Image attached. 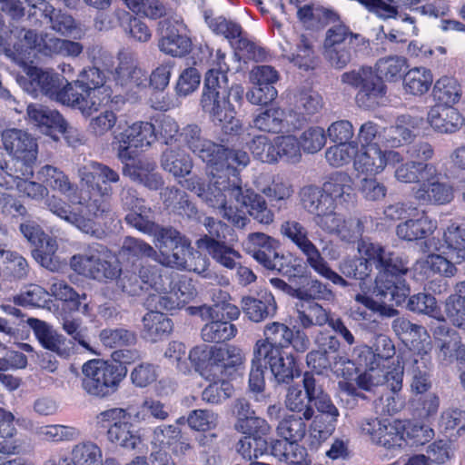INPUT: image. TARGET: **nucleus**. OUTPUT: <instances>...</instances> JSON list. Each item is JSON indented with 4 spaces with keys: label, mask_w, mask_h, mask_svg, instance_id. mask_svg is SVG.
Instances as JSON below:
<instances>
[{
    "label": "nucleus",
    "mask_w": 465,
    "mask_h": 465,
    "mask_svg": "<svg viewBox=\"0 0 465 465\" xmlns=\"http://www.w3.org/2000/svg\"><path fill=\"white\" fill-rule=\"evenodd\" d=\"M132 413L126 408H113L100 412L96 422L102 428L108 427L110 442L129 450H139L143 445L141 430L130 422Z\"/></svg>",
    "instance_id": "14"
},
{
    "label": "nucleus",
    "mask_w": 465,
    "mask_h": 465,
    "mask_svg": "<svg viewBox=\"0 0 465 465\" xmlns=\"http://www.w3.org/2000/svg\"><path fill=\"white\" fill-rule=\"evenodd\" d=\"M422 124L421 117L409 114L399 116L395 124L387 129L386 145L393 148L410 142L414 137L413 132L419 130Z\"/></svg>",
    "instance_id": "45"
},
{
    "label": "nucleus",
    "mask_w": 465,
    "mask_h": 465,
    "mask_svg": "<svg viewBox=\"0 0 465 465\" xmlns=\"http://www.w3.org/2000/svg\"><path fill=\"white\" fill-rule=\"evenodd\" d=\"M161 39L160 50L172 56H183L191 50L192 41L189 29L182 16L174 15L159 23Z\"/></svg>",
    "instance_id": "23"
},
{
    "label": "nucleus",
    "mask_w": 465,
    "mask_h": 465,
    "mask_svg": "<svg viewBox=\"0 0 465 465\" xmlns=\"http://www.w3.org/2000/svg\"><path fill=\"white\" fill-rule=\"evenodd\" d=\"M177 144L187 145L206 164L215 163L223 153V145L203 139L201 135V129L196 124H188L183 128L179 134Z\"/></svg>",
    "instance_id": "33"
},
{
    "label": "nucleus",
    "mask_w": 465,
    "mask_h": 465,
    "mask_svg": "<svg viewBox=\"0 0 465 465\" xmlns=\"http://www.w3.org/2000/svg\"><path fill=\"white\" fill-rule=\"evenodd\" d=\"M358 37L344 25H335L326 31L322 54L331 66L342 69L351 62L352 45Z\"/></svg>",
    "instance_id": "21"
},
{
    "label": "nucleus",
    "mask_w": 465,
    "mask_h": 465,
    "mask_svg": "<svg viewBox=\"0 0 465 465\" xmlns=\"http://www.w3.org/2000/svg\"><path fill=\"white\" fill-rule=\"evenodd\" d=\"M27 323L33 329L35 337L44 348L64 358L73 353L74 350V343L45 322L29 318Z\"/></svg>",
    "instance_id": "36"
},
{
    "label": "nucleus",
    "mask_w": 465,
    "mask_h": 465,
    "mask_svg": "<svg viewBox=\"0 0 465 465\" xmlns=\"http://www.w3.org/2000/svg\"><path fill=\"white\" fill-rule=\"evenodd\" d=\"M156 140L155 127L145 121L135 122L114 134L113 148L121 163L134 158L136 149L150 147Z\"/></svg>",
    "instance_id": "19"
},
{
    "label": "nucleus",
    "mask_w": 465,
    "mask_h": 465,
    "mask_svg": "<svg viewBox=\"0 0 465 465\" xmlns=\"http://www.w3.org/2000/svg\"><path fill=\"white\" fill-rule=\"evenodd\" d=\"M214 347L199 345L193 347L188 354V362L204 380L215 378L213 366Z\"/></svg>",
    "instance_id": "57"
},
{
    "label": "nucleus",
    "mask_w": 465,
    "mask_h": 465,
    "mask_svg": "<svg viewBox=\"0 0 465 465\" xmlns=\"http://www.w3.org/2000/svg\"><path fill=\"white\" fill-rule=\"evenodd\" d=\"M44 465H103L101 448L91 440L75 444L71 451V459L51 457Z\"/></svg>",
    "instance_id": "40"
},
{
    "label": "nucleus",
    "mask_w": 465,
    "mask_h": 465,
    "mask_svg": "<svg viewBox=\"0 0 465 465\" xmlns=\"http://www.w3.org/2000/svg\"><path fill=\"white\" fill-rule=\"evenodd\" d=\"M426 252H439L460 264L465 260V225L451 223L443 232V239L425 241Z\"/></svg>",
    "instance_id": "30"
},
{
    "label": "nucleus",
    "mask_w": 465,
    "mask_h": 465,
    "mask_svg": "<svg viewBox=\"0 0 465 465\" xmlns=\"http://www.w3.org/2000/svg\"><path fill=\"white\" fill-rule=\"evenodd\" d=\"M394 354L395 346L392 341L383 334L376 336L371 346L359 345L353 349L356 361H371L388 369L397 366Z\"/></svg>",
    "instance_id": "35"
},
{
    "label": "nucleus",
    "mask_w": 465,
    "mask_h": 465,
    "mask_svg": "<svg viewBox=\"0 0 465 465\" xmlns=\"http://www.w3.org/2000/svg\"><path fill=\"white\" fill-rule=\"evenodd\" d=\"M82 387L89 395L104 398L118 389L126 371L101 360H90L82 367Z\"/></svg>",
    "instance_id": "15"
},
{
    "label": "nucleus",
    "mask_w": 465,
    "mask_h": 465,
    "mask_svg": "<svg viewBox=\"0 0 465 465\" xmlns=\"http://www.w3.org/2000/svg\"><path fill=\"white\" fill-rule=\"evenodd\" d=\"M432 95L436 104L453 106L460 99L461 88L454 77L442 76L435 82Z\"/></svg>",
    "instance_id": "59"
},
{
    "label": "nucleus",
    "mask_w": 465,
    "mask_h": 465,
    "mask_svg": "<svg viewBox=\"0 0 465 465\" xmlns=\"http://www.w3.org/2000/svg\"><path fill=\"white\" fill-rule=\"evenodd\" d=\"M127 409L132 413V420L137 423H150L153 420L163 421L170 415L169 407L153 397H146L135 408L130 406Z\"/></svg>",
    "instance_id": "48"
},
{
    "label": "nucleus",
    "mask_w": 465,
    "mask_h": 465,
    "mask_svg": "<svg viewBox=\"0 0 465 465\" xmlns=\"http://www.w3.org/2000/svg\"><path fill=\"white\" fill-rule=\"evenodd\" d=\"M123 173L132 181L150 190H158L163 185L162 175L156 172V164L148 158L138 159L133 163H124Z\"/></svg>",
    "instance_id": "41"
},
{
    "label": "nucleus",
    "mask_w": 465,
    "mask_h": 465,
    "mask_svg": "<svg viewBox=\"0 0 465 465\" xmlns=\"http://www.w3.org/2000/svg\"><path fill=\"white\" fill-rule=\"evenodd\" d=\"M315 224L325 232L335 234L341 241L355 242L363 233V224L361 219L350 217L346 219L337 211L316 215Z\"/></svg>",
    "instance_id": "28"
},
{
    "label": "nucleus",
    "mask_w": 465,
    "mask_h": 465,
    "mask_svg": "<svg viewBox=\"0 0 465 465\" xmlns=\"http://www.w3.org/2000/svg\"><path fill=\"white\" fill-rule=\"evenodd\" d=\"M255 187L271 202H283L293 193L292 183L281 176L260 174L254 181Z\"/></svg>",
    "instance_id": "46"
},
{
    "label": "nucleus",
    "mask_w": 465,
    "mask_h": 465,
    "mask_svg": "<svg viewBox=\"0 0 465 465\" xmlns=\"http://www.w3.org/2000/svg\"><path fill=\"white\" fill-rule=\"evenodd\" d=\"M70 106L78 109L83 115L91 116L111 101L112 90L105 85L104 73L97 67L84 69L77 80L67 81Z\"/></svg>",
    "instance_id": "9"
},
{
    "label": "nucleus",
    "mask_w": 465,
    "mask_h": 465,
    "mask_svg": "<svg viewBox=\"0 0 465 465\" xmlns=\"http://www.w3.org/2000/svg\"><path fill=\"white\" fill-rule=\"evenodd\" d=\"M437 227V221L425 211H416L415 214L397 225L396 234L401 240L412 242L432 234Z\"/></svg>",
    "instance_id": "38"
},
{
    "label": "nucleus",
    "mask_w": 465,
    "mask_h": 465,
    "mask_svg": "<svg viewBox=\"0 0 465 465\" xmlns=\"http://www.w3.org/2000/svg\"><path fill=\"white\" fill-rule=\"evenodd\" d=\"M407 68V60L399 55H391L381 58L376 63L379 75L371 68L362 66L345 72L341 75L342 84L359 88L356 94V103L360 107L371 109L380 104L386 94L384 78L390 82L400 80Z\"/></svg>",
    "instance_id": "5"
},
{
    "label": "nucleus",
    "mask_w": 465,
    "mask_h": 465,
    "mask_svg": "<svg viewBox=\"0 0 465 465\" xmlns=\"http://www.w3.org/2000/svg\"><path fill=\"white\" fill-rule=\"evenodd\" d=\"M159 250L155 262L163 266L183 270L190 257L192 246L190 241L177 230L167 227L154 242Z\"/></svg>",
    "instance_id": "20"
},
{
    "label": "nucleus",
    "mask_w": 465,
    "mask_h": 465,
    "mask_svg": "<svg viewBox=\"0 0 465 465\" xmlns=\"http://www.w3.org/2000/svg\"><path fill=\"white\" fill-rule=\"evenodd\" d=\"M311 402L300 385L295 384L289 387L284 403L290 411L302 413V417L305 420H310L314 416V410L311 406Z\"/></svg>",
    "instance_id": "63"
},
{
    "label": "nucleus",
    "mask_w": 465,
    "mask_h": 465,
    "mask_svg": "<svg viewBox=\"0 0 465 465\" xmlns=\"http://www.w3.org/2000/svg\"><path fill=\"white\" fill-rule=\"evenodd\" d=\"M118 61L114 73L115 82L138 95V93L148 85L146 73L137 66L136 57L130 51H121L118 54Z\"/></svg>",
    "instance_id": "31"
},
{
    "label": "nucleus",
    "mask_w": 465,
    "mask_h": 465,
    "mask_svg": "<svg viewBox=\"0 0 465 465\" xmlns=\"http://www.w3.org/2000/svg\"><path fill=\"white\" fill-rule=\"evenodd\" d=\"M332 373L342 378L338 382L339 389L341 392L350 396H360L352 379L357 372L355 362L345 356H336L333 362L331 364Z\"/></svg>",
    "instance_id": "56"
},
{
    "label": "nucleus",
    "mask_w": 465,
    "mask_h": 465,
    "mask_svg": "<svg viewBox=\"0 0 465 465\" xmlns=\"http://www.w3.org/2000/svg\"><path fill=\"white\" fill-rule=\"evenodd\" d=\"M437 359L441 364H450L457 359L460 364L465 367V346L461 344L456 332H453L451 337L437 342Z\"/></svg>",
    "instance_id": "60"
},
{
    "label": "nucleus",
    "mask_w": 465,
    "mask_h": 465,
    "mask_svg": "<svg viewBox=\"0 0 465 465\" xmlns=\"http://www.w3.org/2000/svg\"><path fill=\"white\" fill-rule=\"evenodd\" d=\"M4 163L5 165H3L0 161V186L5 187L6 189L15 187L21 196L35 202L46 198V203L49 198L54 196H49V191L44 186L42 182L40 183L28 179L32 177L33 174H24L22 171H19L20 168L13 170L10 163H6L5 162ZM45 205L47 204L45 203ZM46 207L48 208V206Z\"/></svg>",
    "instance_id": "26"
},
{
    "label": "nucleus",
    "mask_w": 465,
    "mask_h": 465,
    "mask_svg": "<svg viewBox=\"0 0 465 465\" xmlns=\"http://www.w3.org/2000/svg\"><path fill=\"white\" fill-rule=\"evenodd\" d=\"M81 189L79 197L72 198L77 203V212L69 211L60 197L53 196L46 202L48 210L64 222L86 234L95 232L94 220L110 212L113 183L120 181L118 172L104 163L86 161L77 169Z\"/></svg>",
    "instance_id": "3"
},
{
    "label": "nucleus",
    "mask_w": 465,
    "mask_h": 465,
    "mask_svg": "<svg viewBox=\"0 0 465 465\" xmlns=\"http://www.w3.org/2000/svg\"><path fill=\"white\" fill-rule=\"evenodd\" d=\"M358 252L361 258L345 259L339 269L347 277L364 280L371 272V264H374L379 273L373 293L379 300L365 292L356 294L354 300L357 304L351 306V317L354 321H366L370 320L372 312L385 317L395 316L397 310L393 306L401 305L410 294V287L402 278L409 271L407 258L369 240L359 242Z\"/></svg>",
    "instance_id": "1"
},
{
    "label": "nucleus",
    "mask_w": 465,
    "mask_h": 465,
    "mask_svg": "<svg viewBox=\"0 0 465 465\" xmlns=\"http://www.w3.org/2000/svg\"><path fill=\"white\" fill-rule=\"evenodd\" d=\"M209 70L204 79L201 98L203 110L225 134H238L242 130L241 121L236 118L233 105L229 101L227 72L229 65L225 53L217 49L210 54Z\"/></svg>",
    "instance_id": "4"
},
{
    "label": "nucleus",
    "mask_w": 465,
    "mask_h": 465,
    "mask_svg": "<svg viewBox=\"0 0 465 465\" xmlns=\"http://www.w3.org/2000/svg\"><path fill=\"white\" fill-rule=\"evenodd\" d=\"M403 155L394 150L381 149V147H358L353 161V168L357 175L376 176L381 173L387 165H401Z\"/></svg>",
    "instance_id": "22"
},
{
    "label": "nucleus",
    "mask_w": 465,
    "mask_h": 465,
    "mask_svg": "<svg viewBox=\"0 0 465 465\" xmlns=\"http://www.w3.org/2000/svg\"><path fill=\"white\" fill-rule=\"evenodd\" d=\"M61 38L48 33H40L32 29H15L4 44V51L9 58L17 64L24 63L31 51L45 56L58 55Z\"/></svg>",
    "instance_id": "12"
},
{
    "label": "nucleus",
    "mask_w": 465,
    "mask_h": 465,
    "mask_svg": "<svg viewBox=\"0 0 465 465\" xmlns=\"http://www.w3.org/2000/svg\"><path fill=\"white\" fill-rule=\"evenodd\" d=\"M263 339L258 340L253 347L255 351L271 349L283 351L292 347L298 353L305 352L311 345L308 335L300 329H291L284 323L273 322L265 325Z\"/></svg>",
    "instance_id": "18"
},
{
    "label": "nucleus",
    "mask_w": 465,
    "mask_h": 465,
    "mask_svg": "<svg viewBox=\"0 0 465 465\" xmlns=\"http://www.w3.org/2000/svg\"><path fill=\"white\" fill-rule=\"evenodd\" d=\"M151 309L143 318L142 336L148 341L156 342L172 331L173 323L159 310Z\"/></svg>",
    "instance_id": "52"
},
{
    "label": "nucleus",
    "mask_w": 465,
    "mask_h": 465,
    "mask_svg": "<svg viewBox=\"0 0 465 465\" xmlns=\"http://www.w3.org/2000/svg\"><path fill=\"white\" fill-rule=\"evenodd\" d=\"M441 172L432 163L408 161L397 166L394 178L399 183H418L413 198L421 204L443 205L454 198L453 186L441 180Z\"/></svg>",
    "instance_id": "6"
},
{
    "label": "nucleus",
    "mask_w": 465,
    "mask_h": 465,
    "mask_svg": "<svg viewBox=\"0 0 465 465\" xmlns=\"http://www.w3.org/2000/svg\"><path fill=\"white\" fill-rule=\"evenodd\" d=\"M277 162L283 161L288 163H297L302 158L299 140L292 134L274 137Z\"/></svg>",
    "instance_id": "64"
},
{
    "label": "nucleus",
    "mask_w": 465,
    "mask_h": 465,
    "mask_svg": "<svg viewBox=\"0 0 465 465\" xmlns=\"http://www.w3.org/2000/svg\"><path fill=\"white\" fill-rule=\"evenodd\" d=\"M20 231L26 240L38 248L33 256L45 268L50 271L58 269V261L54 256L57 250L56 241L45 235L42 228L34 221L20 224Z\"/></svg>",
    "instance_id": "27"
},
{
    "label": "nucleus",
    "mask_w": 465,
    "mask_h": 465,
    "mask_svg": "<svg viewBox=\"0 0 465 465\" xmlns=\"http://www.w3.org/2000/svg\"><path fill=\"white\" fill-rule=\"evenodd\" d=\"M433 83V74L426 67H414L407 72L403 79L406 93L420 96L426 94Z\"/></svg>",
    "instance_id": "58"
},
{
    "label": "nucleus",
    "mask_w": 465,
    "mask_h": 465,
    "mask_svg": "<svg viewBox=\"0 0 465 465\" xmlns=\"http://www.w3.org/2000/svg\"><path fill=\"white\" fill-rule=\"evenodd\" d=\"M161 167L175 178L188 175L193 167V160L179 144H171L161 155Z\"/></svg>",
    "instance_id": "44"
},
{
    "label": "nucleus",
    "mask_w": 465,
    "mask_h": 465,
    "mask_svg": "<svg viewBox=\"0 0 465 465\" xmlns=\"http://www.w3.org/2000/svg\"><path fill=\"white\" fill-rule=\"evenodd\" d=\"M244 360V353L239 347L234 345L214 347L213 366L215 371L221 375L231 374L232 371H235L243 364Z\"/></svg>",
    "instance_id": "54"
},
{
    "label": "nucleus",
    "mask_w": 465,
    "mask_h": 465,
    "mask_svg": "<svg viewBox=\"0 0 465 465\" xmlns=\"http://www.w3.org/2000/svg\"><path fill=\"white\" fill-rule=\"evenodd\" d=\"M216 371L215 378L207 380L210 384L203 391L202 400L211 404H221L233 394L232 384Z\"/></svg>",
    "instance_id": "61"
},
{
    "label": "nucleus",
    "mask_w": 465,
    "mask_h": 465,
    "mask_svg": "<svg viewBox=\"0 0 465 465\" xmlns=\"http://www.w3.org/2000/svg\"><path fill=\"white\" fill-rule=\"evenodd\" d=\"M252 124L258 130L267 133H280L289 125L285 111L277 106L257 113L253 117Z\"/></svg>",
    "instance_id": "55"
},
{
    "label": "nucleus",
    "mask_w": 465,
    "mask_h": 465,
    "mask_svg": "<svg viewBox=\"0 0 465 465\" xmlns=\"http://www.w3.org/2000/svg\"><path fill=\"white\" fill-rule=\"evenodd\" d=\"M37 174L38 179L44 183V186L46 187L48 191L51 190L53 192L59 193L68 198L69 203L64 202L62 198L60 199L69 206L67 207L69 211H78L76 209L78 204L72 202V198L79 197L77 186L71 182L70 178L64 173V171L54 165L45 164L39 169Z\"/></svg>",
    "instance_id": "34"
},
{
    "label": "nucleus",
    "mask_w": 465,
    "mask_h": 465,
    "mask_svg": "<svg viewBox=\"0 0 465 465\" xmlns=\"http://www.w3.org/2000/svg\"><path fill=\"white\" fill-rule=\"evenodd\" d=\"M213 305L199 307L203 320L210 321L202 329V338L207 342H223L232 339L237 329L227 320H235L240 315L237 306L232 304L228 292L215 290L213 293Z\"/></svg>",
    "instance_id": "10"
},
{
    "label": "nucleus",
    "mask_w": 465,
    "mask_h": 465,
    "mask_svg": "<svg viewBox=\"0 0 465 465\" xmlns=\"http://www.w3.org/2000/svg\"><path fill=\"white\" fill-rule=\"evenodd\" d=\"M282 234L288 238L306 257V262L315 272L333 284L346 287L348 282L328 264L317 246L309 238L306 227L295 220H288L281 225Z\"/></svg>",
    "instance_id": "13"
},
{
    "label": "nucleus",
    "mask_w": 465,
    "mask_h": 465,
    "mask_svg": "<svg viewBox=\"0 0 465 465\" xmlns=\"http://www.w3.org/2000/svg\"><path fill=\"white\" fill-rule=\"evenodd\" d=\"M29 123L36 126L42 133L48 134L51 130L63 127L64 118L56 110L40 104H31L27 106Z\"/></svg>",
    "instance_id": "50"
},
{
    "label": "nucleus",
    "mask_w": 465,
    "mask_h": 465,
    "mask_svg": "<svg viewBox=\"0 0 465 465\" xmlns=\"http://www.w3.org/2000/svg\"><path fill=\"white\" fill-rule=\"evenodd\" d=\"M242 311L254 322H260L276 312V302L271 292H264L258 298L244 297L242 301Z\"/></svg>",
    "instance_id": "49"
},
{
    "label": "nucleus",
    "mask_w": 465,
    "mask_h": 465,
    "mask_svg": "<svg viewBox=\"0 0 465 465\" xmlns=\"http://www.w3.org/2000/svg\"><path fill=\"white\" fill-rule=\"evenodd\" d=\"M427 123L437 133L453 134L461 128L464 119L454 106L435 104L428 111Z\"/></svg>",
    "instance_id": "39"
},
{
    "label": "nucleus",
    "mask_w": 465,
    "mask_h": 465,
    "mask_svg": "<svg viewBox=\"0 0 465 465\" xmlns=\"http://www.w3.org/2000/svg\"><path fill=\"white\" fill-rule=\"evenodd\" d=\"M270 432L260 433L257 429H253L251 433H243L245 436L236 445L238 453L248 460L266 454L269 450V442L266 437Z\"/></svg>",
    "instance_id": "53"
},
{
    "label": "nucleus",
    "mask_w": 465,
    "mask_h": 465,
    "mask_svg": "<svg viewBox=\"0 0 465 465\" xmlns=\"http://www.w3.org/2000/svg\"><path fill=\"white\" fill-rule=\"evenodd\" d=\"M204 224L209 235L198 239L196 242L197 247L207 251L210 256L221 266L228 270L236 269L242 255L238 251L222 241V238L225 236V231L228 230L227 225L211 217L205 219Z\"/></svg>",
    "instance_id": "17"
},
{
    "label": "nucleus",
    "mask_w": 465,
    "mask_h": 465,
    "mask_svg": "<svg viewBox=\"0 0 465 465\" xmlns=\"http://www.w3.org/2000/svg\"><path fill=\"white\" fill-rule=\"evenodd\" d=\"M20 86L29 94L37 97L39 94H45L63 104L70 106L69 91L71 86H67V80L58 74L43 70L35 66H30L25 71V75L18 78Z\"/></svg>",
    "instance_id": "16"
},
{
    "label": "nucleus",
    "mask_w": 465,
    "mask_h": 465,
    "mask_svg": "<svg viewBox=\"0 0 465 465\" xmlns=\"http://www.w3.org/2000/svg\"><path fill=\"white\" fill-rule=\"evenodd\" d=\"M274 25L284 39L281 45L283 55L300 68H312L315 56L312 40L305 35H296L290 26L284 28L280 23Z\"/></svg>",
    "instance_id": "25"
},
{
    "label": "nucleus",
    "mask_w": 465,
    "mask_h": 465,
    "mask_svg": "<svg viewBox=\"0 0 465 465\" xmlns=\"http://www.w3.org/2000/svg\"><path fill=\"white\" fill-rule=\"evenodd\" d=\"M293 320L300 330L323 326L329 321V312L314 302L303 301L296 304Z\"/></svg>",
    "instance_id": "47"
},
{
    "label": "nucleus",
    "mask_w": 465,
    "mask_h": 465,
    "mask_svg": "<svg viewBox=\"0 0 465 465\" xmlns=\"http://www.w3.org/2000/svg\"><path fill=\"white\" fill-rule=\"evenodd\" d=\"M265 351H255L256 361H262L266 368L268 367L279 383H287L295 376L300 375V370L297 366L296 359L292 353H285L278 349L269 348Z\"/></svg>",
    "instance_id": "32"
},
{
    "label": "nucleus",
    "mask_w": 465,
    "mask_h": 465,
    "mask_svg": "<svg viewBox=\"0 0 465 465\" xmlns=\"http://www.w3.org/2000/svg\"><path fill=\"white\" fill-rule=\"evenodd\" d=\"M300 198L303 208L314 216L334 212L339 205L352 202L353 180L348 173L335 172L322 188L315 185L302 188Z\"/></svg>",
    "instance_id": "7"
},
{
    "label": "nucleus",
    "mask_w": 465,
    "mask_h": 465,
    "mask_svg": "<svg viewBox=\"0 0 465 465\" xmlns=\"http://www.w3.org/2000/svg\"><path fill=\"white\" fill-rule=\"evenodd\" d=\"M35 434L43 440L59 443L73 441L80 437V430L74 426L47 424L36 429Z\"/></svg>",
    "instance_id": "62"
},
{
    "label": "nucleus",
    "mask_w": 465,
    "mask_h": 465,
    "mask_svg": "<svg viewBox=\"0 0 465 465\" xmlns=\"http://www.w3.org/2000/svg\"><path fill=\"white\" fill-rule=\"evenodd\" d=\"M361 433L371 440L387 449L401 448L406 443L401 423L389 422L387 420L365 419L361 423Z\"/></svg>",
    "instance_id": "29"
},
{
    "label": "nucleus",
    "mask_w": 465,
    "mask_h": 465,
    "mask_svg": "<svg viewBox=\"0 0 465 465\" xmlns=\"http://www.w3.org/2000/svg\"><path fill=\"white\" fill-rule=\"evenodd\" d=\"M443 255L441 252L430 253L417 260L412 267L416 280L424 281L435 274L444 277L454 276L457 272V263Z\"/></svg>",
    "instance_id": "37"
},
{
    "label": "nucleus",
    "mask_w": 465,
    "mask_h": 465,
    "mask_svg": "<svg viewBox=\"0 0 465 465\" xmlns=\"http://www.w3.org/2000/svg\"><path fill=\"white\" fill-rule=\"evenodd\" d=\"M271 454L288 465H311L306 450L294 441L273 440L271 441Z\"/></svg>",
    "instance_id": "51"
},
{
    "label": "nucleus",
    "mask_w": 465,
    "mask_h": 465,
    "mask_svg": "<svg viewBox=\"0 0 465 465\" xmlns=\"http://www.w3.org/2000/svg\"><path fill=\"white\" fill-rule=\"evenodd\" d=\"M232 413L236 418L234 429L241 433H251L253 429L258 432L271 431V425L264 419L255 416L249 401L245 399H237L233 402Z\"/></svg>",
    "instance_id": "43"
},
{
    "label": "nucleus",
    "mask_w": 465,
    "mask_h": 465,
    "mask_svg": "<svg viewBox=\"0 0 465 465\" xmlns=\"http://www.w3.org/2000/svg\"><path fill=\"white\" fill-rule=\"evenodd\" d=\"M365 367V371L356 378V384L360 389L371 391L372 388L384 383L396 392L401 389L403 367L397 361V366L388 369L381 364L371 361H357Z\"/></svg>",
    "instance_id": "24"
},
{
    "label": "nucleus",
    "mask_w": 465,
    "mask_h": 465,
    "mask_svg": "<svg viewBox=\"0 0 465 465\" xmlns=\"http://www.w3.org/2000/svg\"><path fill=\"white\" fill-rule=\"evenodd\" d=\"M70 266L76 273L100 282L118 281L122 276L117 260L100 244L91 245L83 253L74 255Z\"/></svg>",
    "instance_id": "11"
},
{
    "label": "nucleus",
    "mask_w": 465,
    "mask_h": 465,
    "mask_svg": "<svg viewBox=\"0 0 465 465\" xmlns=\"http://www.w3.org/2000/svg\"><path fill=\"white\" fill-rule=\"evenodd\" d=\"M242 247L265 268L266 265L271 264V260L276 255L279 242L265 233L252 232L242 242Z\"/></svg>",
    "instance_id": "42"
},
{
    "label": "nucleus",
    "mask_w": 465,
    "mask_h": 465,
    "mask_svg": "<svg viewBox=\"0 0 465 465\" xmlns=\"http://www.w3.org/2000/svg\"><path fill=\"white\" fill-rule=\"evenodd\" d=\"M143 282L148 284L156 293H150L145 300L148 308L173 311L190 302L197 294L192 280L183 279L176 290H171L172 279L164 269L145 267L140 271Z\"/></svg>",
    "instance_id": "8"
},
{
    "label": "nucleus",
    "mask_w": 465,
    "mask_h": 465,
    "mask_svg": "<svg viewBox=\"0 0 465 465\" xmlns=\"http://www.w3.org/2000/svg\"><path fill=\"white\" fill-rule=\"evenodd\" d=\"M220 158L215 163L207 164L209 183H202L198 176H192L182 183V186L194 193L208 206L215 209L224 219L238 227L246 224L245 208L249 214L262 224L273 222L274 214L266 201L251 189L243 190L237 174L230 177L220 170Z\"/></svg>",
    "instance_id": "2"
}]
</instances>
